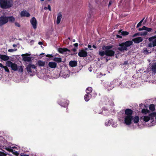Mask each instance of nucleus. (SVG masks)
Wrapping results in <instances>:
<instances>
[{"label": "nucleus", "mask_w": 156, "mask_h": 156, "mask_svg": "<svg viewBox=\"0 0 156 156\" xmlns=\"http://www.w3.org/2000/svg\"><path fill=\"white\" fill-rule=\"evenodd\" d=\"M38 44L39 45H42L43 44V43L41 41H40L38 42Z\"/></svg>", "instance_id": "nucleus-59"}, {"label": "nucleus", "mask_w": 156, "mask_h": 156, "mask_svg": "<svg viewBox=\"0 0 156 156\" xmlns=\"http://www.w3.org/2000/svg\"><path fill=\"white\" fill-rule=\"evenodd\" d=\"M48 66L51 68H54L56 67L57 64L53 62H50L48 63Z\"/></svg>", "instance_id": "nucleus-20"}, {"label": "nucleus", "mask_w": 156, "mask_h": 156, "mask_svg": "<svg viewBox=\"0 0 156 156\" xmlns=\"http://www.w3.org/2000/svg\"><path fill=\"white\" fill-rule=\"evenodd\" d=\"M149 109L152 111H154L155 110V105L153 104H151L149 107Z\"/></svg>", "instance_id": "nucleus-28"}, {"label": "nucleus", "mask_w": 156, "mask_h": 156, "mask_svg": "<svg viewBox=\"0 0 156 156\" xmlns=\"http://www.w3.org/2000/svg\"><path fill=\"white\" fill-rule=\"evenodd\" d=\"M12 46L13 47H17V45L16 44H13Z\"/></svg>", "instance_id": "nucleus-64"}, {"label": "nucleus", "mask_w": 156, "mask_h": 156, "mask_svg": "<svg viewBox=\"0 0 156 156\" xmlns=\"http://www.w3.org/2000/svg\"><path fill=\"white\" fill-rule=\"evenodd\" d=\"M0 156H5L3 153H0Z\"/></svg>", "instance_id": "nucleus-58"}, {"label": "nucleus", "mask_w": 156, "mask_h": 156, "mask_svg": "<svg viewBox=\"0 0 156 156\" xmlns=\"http://www.w3.org/2000/svg\"><path fill=\"white\" fill-rule=\"evenodd\" d=\"M119 86H120V87H123V85H122V81H121L120 82V83H119Z\"/></svg>", "instance_id": "nucleus-55"}, {"label": "nucleus", "mask_w": 156, "mask_h": 156, "mask_svg": "<svg viewBox=\"0 0 156 156\" xmlns=\"http://www.w3.org/2000/svg\"><path fill=\"white\" fill-rule=\"evenodd\" d=\"M133 122L134 123H137L139 122L140 120V118L139 116L137 115L134 117V118H133Z\"/></svg>", "instance_id": "nucleus-24"}, {"label": "nucleus", "mask_w": 156, "mask_h": 156, "mask_svg": "<svg viewBox=\"0 0 156 156\" xmlns=\"http://www.w3.org/2000/svg\"><path fill=\"white\" fill-rule=\"evenodd\" d=\"M93 48H95V49H96L97 48V47L95 45H93L92 46Z\"/></svg>", "instance_id": "nucleus-61"}, {"label": "nucleus", "mask_w": 156, "mask_h": 156, "mask_svg": "<svg viewBox=\"0 0 156 156\" xmlns=\"http://www.w3.org/2000/svg\"><path fill=\"white\" fill-rule=\"evenodd\" d=\"M62 18V15L61 12H59L58 14V16L57 18L56 23L57 24H59L60 21L61 19Z\"/></svg>", "instance_id": "nucleus-18"}, {"label": "nucleus", "mask_w": 156, "mask_h": 156, "mask_svg": "<svg viewBox=\"0 0 156 156\" xmlns=\"http://www.w3.org/2000/svg\"><path fill=\"white\" fill-rule=\"evenodd\" d=\"M20 15L21 17H29L30 16V13L25 11H22L21 12Z\"/></svg>", "instance_id": "nucleus-15"}, {"label": "nucleus", "mask_w": 156, "mask_h": 156, "mask_svg": "<svg viewBox=\"0 0 156 156\" xmlns=\"http://www.w3.org/2000/svg\"><path fill=\"white\" fill-rule=\"evenodd\" d=\"M150 119V118L148 116H144L143 118V120L145 122H147Z\"/></svg>", "instance_id": "nucleus-29"}, {"label": "nucleus", "mask_w": 156, "mask_h": 156, "mask_svg": "<svg viewBox=\"0 0 156 156\" xmlns=\"http://www.w3.org/2000/svg\"><path fill=\"white\" fill-rule=\"evenodd\" d=\"M2 68L4 69L5 72H9V69H8V68L6 66H3Z\"/></svg>", "instance_id": "nucleus-37"}, {"label": "nucleus", "mask_w": 156, "mask_h": 156, "mask_svg": "<svg viewBox=\"0 0 156 156\" xmlns=\"http://www.w3.org/2000/svg\"><path fill=\"white\" fill-rule=\"evenodd\" d=\"M99 55L101 57H103L105 55H106V50L105 51H99Z\"/></svg>", "instance_id": "nucleus-27"}, {"label": "nucleus", "mask_w": 156, "mask_h": 156, "mask_svg": "<svg viewBox=\"0 0 156 156\" xmlns=\"http://www.w3.org/2000/svg\"><path fill=\"white\" fill-rule=\"evenodd\" d=\"M133 117L132 115H126L124 118V122L127 125L132 124V121L133 120Z\"/></svg>", "instance_id": "nucleus-6"}, {"label": "nucleus", "mask_w": 156, "mask_h": 156, "mask_svg": "<svg viewBox=\"0 0 156 156\" xmlns=\"http://www.w3.org/2000/svg\"><path fill=\"white\" fill-rule=\"evenodd\" d=\"M92 95L91 94L87 93L84 96V99L85 101H88L91 98Z\"/></svg>", "instance_id": "nucleus-16"}, {"label": "nucleus", "mask_w": 156, "mask_h": 156, "mask_svg": "<svg viewBox=\"0 0 156 156\" xmlns=\"http://www.w3.org/2000/svg\"><path fill=\"white\" fill-rule=\"evenodd\" d=\"M153 39H154L155 40L154 37V36L151 37H150L149 38V40L150 41H152Z\"/></svg>", "instance_id": "nucleus-43"}, {"label": "nucleus", "mask_w": 156, "mask_h": 156, "mask_svg": "<svg viewBox=\"0 0 156 156\" xmlns=\"http://www.w3.org/2000/svg\"><path fill=\"white\" fill-rule=\"evenodd\" d=\"M85 51H88V48H86L84 49Z\"/></svg>", "instance_id": "nucleus-63"}, {"label": "nucleus", "mask_w": 156, "mask_h": 156, "mask_svg": "<svg viewBox=\"0 0 156 156\" xmlns=\"http://www.w3.org/2000/svg\"><path fill=\"white\" fill-rule=\"evenodd\" d=\"M17 50V49H10L8 50V51L9 52H12L14 51H16Z\"/></svg>", "instance_id": "nucleus-40"}, {"label": "nucleus", "mask_w": 156, "mask_h": 156, "mask_svg": "<svg viewBox=\"0 0 156 156\" xmlns=\"http://www.w3.org/2000/svg\"><path fill=\"white\" fill-rule=\"evenodd\" d=\"M77 62L76 61H71L69 62V64L71 67H74L77 66Z\"/></svg>", "instance_id": "nucleus-17"}, {"label": "nucleus", "mask_w": 156, "mask_h": 156, "mask_svg": "<svg viewBox=\"0 0 156 156\" xmlns=\"http://www.w3.org/2000/svg\"><path fill=\"white\" fill-rule=\"evenodd\" d=\"M149 51V50L148 51V50L147 49H146V50H144V51H146L147 52H148V53H151V51L150 52H148Z\"/></svg>", "instance_id": "nucleus-60"}, {"label": "nucleus", "mask_w": 156, "mask_h": 156, "mask_svg": "<svg viewBox=\"0 0 156 156\" xmlns=\"http://www.w3.org/2000/svg\"><path fill=\"white\" fill-rule=\"evenodd\" d=\"M46 56L49 58H52L53 57V56L52 55L47 54L46 55Z\"/></svg>", "instance_id": "nucleus-44"}, {"label": "nucleus", "mask_w": 156, "mask_h": 156, "mask_svg": "<svg viewBox=\"0 0 156 156\" xmlns=\"http://www.w3.org/2000/svg\"><path fill=\"white\" fill-rule=\"evenodd\" d=\"M144 26L142 28H139L138 29V30L139 31H141L142 30H144Z\"/></svg>", "instance_id": "nucleus-47"}, {"label": "nucleus", "mask_w": 156, "mask_h": 156, "mask_svg": "<svg viewBox=\"0 0 156 156\" xmlns=\"http://www.w3.org/2000/svg\"><path fill=\"white\" fill-rule=\"evenodd\" d=\"M15 25L17 27H19L20 26V24L16 22H15Z\"/></svg>", "instance_id": "nucleus-48"}, {"label": "nucleus", "mask_w": 156, "mask_h": 156, "mask_svg": "<svg viewBox=\"0 0 156 156\" xmlns=\"http://www.w3.org/2000/svg\"><path fill=\"white\" fill-rule=\"evenodd\" d=\"M88 48H89V50H93L91 48L92 47V46H91V45H90V44H88Z\"/></svg>", "instance_id": "nucleus-51"}, {"label": "nucleus", "mask_w": 156, "mask_h": 156, "mask_svg": "<svg viewBox=\"0 0 156 156\" xmlns=\"http://www.w3.org/2000/svg\"><path fill=\"white\" fill-rule=\"evenodd\" d=\"M37 64L39 66H43L45 65V62H43L41 60H39L38 61Z\"/></svg>", "instance_id": "nucleus-23"}, {"label": "nucleus", "mask_w": 156, "mask_h": 156, "mask_svg": "<svg viewBox=\"0 0 156 156\" xmlns=\"http://www.w3.org/2000/svg\"><path fill=\"white\" fill-rule=\"evenodd\" d=\"M6 64L7 66L11 67L12 69L15 71L17 70L19 72L22 73L23 72V66H17L16 64L13 63L10 61H7Z\"/></svg>", "instance_id": "nucleus-1"}, {"label": "nucleus", "mask_w": 156, "mask_h": 156, "mask_svg": "<svg viewBox=\"0 0 156 156\" xmlns=\"http://www.w3.org/2000/svg\"><path fill=\"white\" fill-rule=\"evenodd\" d=\"M77 53V52H73V53H71L70 54V55H76Z\"/></svg>", "instance_id": "nucleus-57"}, {"label": "nucleus", "mask_w": 156, "mask_h": 156, "mask_svg": "<svg viewBox=\"0 0 156 156\" xmlns=\"http://www.w3.org/2000/svg\"><path fill=\"white\" fill-rule=\"evenodd\" d=\"M78 56L81 57L85 58L87 56V52L84 49L79 50L78 53Z\"/></svg>", "instance_id": "nucleus-9"}, {"label": "nucleus", "mask_w": 156, "mask_h": 156, "mask_svg": "<svg viewBox=\"0 0 156 156\" xmlns=\"http://www.w3.org/2000/svg\"><path fill=\"white\" fill-rule=\"evenodd\" d=\"M113 47L112 45L103 46L102 47L103 50H106V55L108 56L112 57L114 56L115 51L110 49Z\"/></svg>", "instance_id": "nucleus-4"}, {"label": "nucleus", "mask_w": 156, "mask_h": 156, "mask_svg": "<svg viewBox=\"0 0 156 156\" xmlns=\"http://www.w3.org/2000/svg\"><path fill=\"white\" fill-rule=\"evenodd\" d=\"M0 58L3 61H7L9 58V57L6 55H0Z\"/></svg>", "instance_id": "nucleus-21"}, {"label": "nucleus", "mask_w": 156, "mask_h": 156, "mask_svg": "<svg viewBox=\"0 0 156 156\" xmlns=\"http://www.w3.org/2000/svg\"><path fill=\"white\" fill-rule=\"evenodd\" d=\"M78 48H74L72 49V51H73L74 52H75L77 50Z\"/></svg>", "instance_id": "nucleus-45"}, {"label": "nucleus", "mask_w": 156, "mask_h": 156, "mask_svg": "<svg viewBox=\"0 0 156 156\" xmlns=\"http://www.w3.org/2000/svg\"><path fill=\"white\" fill-rule=\"evenodd\" d=\"M105 59H106V62H107L108 61V60L110 59H108V58H106Z\"/></svg>", "instance_id": "nucleus-62"}, {"label": "nucleus", "mask_w": 156, "mask_h": 156, "mask_svg": "<svg viewBox=\"0 0 156 156\" xmlns=\"http://www.w3.org/2000/svg\"><path fill=\"white\" fill-rule=\"evenodd\" d=\"M73 45L76 48H77L78 46V44L77 43H76L75 44H74Z\"/></svg>", "instance_id": "nucleus-54"}, {"label": "nucleus", "mask_w": 156, "mask_h": 156, "mask_svg": "<svg viewBox=\"0 0 156 156\" xmlns=\"http://www.w3.org/2000/svg\"><path fill=\"white\" fill-rule=\"evenodd\" d=\"M139 35V33H136L135 34H134L133 36V37H135L136 36H137L138 35Z\"/></svg>", "instance_id": "nucleus-49"}, {"label": "nucleus", "mask_w": 156, "mask_h": 156, "mask_svg": "<svg viewBox=\"0 0 156 156\" xmlns=\"http://www.w3.org/2000/svg\"><path fill=\"white\" fill-rule=\"evenodd\" d=\"M20 156H29V155H27L26 154H20Z\"/></svg>", "instance_id": "nucleus-53"}, {"label": "nucleus", "mask_w": 156, "mask_h": 156, "mask_svg": "<svg viewBox=\"0 0 156 156\" xmlns=\"http://www.w3.org/2000/svg\"><path fill=\"white\" fill-rule=\"evenodd\" d=\"M5 148V150L9 152H11L13 151V149H12L11 147H6Z\"/></svg>", "instance_id": "nucleus-36"}, {"label": "nucleus", "mask_w": 156, "mask_h": 156, "mask_svg": "<svg viewBox=\"0 0 156 156\" xmlns=\"http://www.w3.org/2000/svg\"><path fill=\"white\" fill-rule=\"evenodd\" d=\"M151 69L154 71H155V73H156V64L155 63L154 64H153L151 66Z\"/></svg>", "instance_id": "nucleus-31"}, {"label": "nucleus", "mask_w": 156, "mask_h": 156, "mask_svg": "<svg viewBox=\"0 0 156 156\" xmlns=\"http://www.w3.org/2000/svg\"><path fill=\"white\" fill-rule=\"evenodd\" d=\"M149 117L150 118H153L155 116L156 117V112H153V113H151L149 115Z\"/></svg>", "instance_id": "nucleus-33"}, {"label": "nucleus", "mask_w": 156, "mask_h": 156, "mask_svg": "<svg viewBox=\"0 0 156 156\" xmlns=\"http://www.w3.org/2000/svg\"><path fill=\"white\" fill-rule=\"evenodd\" d=\"M144 30H146L147 32H150L152 30V29L151 28H149L144 26Z\"/></svg>", "instance_id": "nucleus-35"}, {"label": "nucleus", "mask_w": 156, "mask_h": 156, "mask_svg": "<svg viewBox=\"0 0 156 156\" xmlns=\"http://www.w3.org/2000/svg\"><path fill=\"white\" fill-rule=\"evenodd\" d=\"M8 22H9L11 23H13L15 20V19L13 16H7Z\"/></svg>", "instance_id": "nucleus-22"}, {"label": "nucleus", "mask_w": 156, "mask_h": 156, "mask_svg": "<svg viewBox=\"0 0 156 156\" xmlns=\"http://www.w3.org/2000/svg\"><path fill=\"white\" fill-rule=\"evenodd\" d=\"M133 44L132 41H128L119 44V46L120 47H118V49L120 51H127L128 49L127 47H129Z\"/></svg>", "instance_id": "nucleus-3"}, {"label": "nucleus", "mask_w": 156, "mask_h": 156, "mask_svg": "<svg viewBox=\"0 0 156 156\" xmlns=\"http://www.w3.org/2000/svg\"><path fill=\"white\" fill-rule=\"evenodd\" d=\"M26 69L27 72L30 73V75H32L31 73H32V75L33 74H34L37 71L36 66L34 65L29 64L27 65L26 67Z\"/></svg>", "instance_id": "nucleus-5"}, {"label": "nucleus", "mask_w": 156, "mask_h": 156, "mask_svg": "<svg viewBox=\"0 0 156 156\" xmlns=\"http://www.w3.org/2000/svg\"><path fill=\"white\" fill-rule=\"evenodd\" d=\"M30 22L34 29H36L37 28V20L36 18L34 17H33L31 19Z\"/></svg>", "instance_id": "nucleus-11"}, {"label": "nucleus", "mask_w": 156, "mask_h": 156, "mask_svg": "<svg viewBox=\"0 0 156 156\" xmlns=\"http://www.w3.org/2000/svg\"><path fill=\"white\" fill-rule=\"evenodd\" d=\"M143 40V39L141 37H139L133 39L132 41H133L135 43L138 44L142 42Z\"/></svg>", "instance_id": "nucleus-13"}, {"label": "nucleus", "mask_w": 156, "mask_h": 156, "mask_svg": "<svg viewBox=\"0 0 156 156\" xmlns=\"http://www.w3.org/2000/svg\"><path fill=\"white\" fill-rule=\"evenodd\" d=\"M145 19V17L142 20L137 24L136 27H139L140 26L142 25V23L143 22V21Z\"/></svg>", "instance_id": "nucleus-34"}, {"label": "nucleus", "mask_w": 156, "mask_h": 156, "mask_svg": "<svg viewBox=\"0 0 156 156\" xmlns=\"http://www.w3.org/2000/svg\"><path fill=\"white\" fill-rule=\"evenodd\" d=\"M129 64L128 61H125L124 62L123 65H128Z\"/></svg>", "instance_id": "nucleus-50"}, {"label": "nucleus", "mask_w": 156, "mask_h": 156, "mask_svg": "<svg viewBox=\"0 0 156 156\" xmlns=\"http://www.w3.org/2000/svg\"><path fill=\"white\" fill-rule=\"evenodd\" d=\"M118 33L119 34H121V35L125 36L129 34V33L128 32L126 31H122V30H119Z\"/></svg>", "instance_id": "nucleus-19"}, {"label": "nucleus", "mask_w": 156, "mask_h": 156, "mask_svg": "<svg viewBox=\"0 0 156 156\" xmlns=\"http://www.w3.org/2000/svg\"><path fill=\"white\" fill-rule=\"evenodd\" d=\"M99 109V111H98L97 110V112H96L99 114H101L102 112V110L101 108H100Z\"/></svg>", "instance_id": "nucleus-42"}, {"label": "nucleus", "mask_w": 156, "mask_h": 156, "mask_svg": "<svg viewBox=\"0 0 156 156\" xmlns=\"http://www.w3.org/2000/svg\"><path fill=\"white\" fill-rule=\"evenodd\" d=\"M13 4V2L12 0H0V5L1 8L4 9L9 8Z\"/></svg>", "instance_id": "nucleus-2"}, {"label": "nucleus", "mask_w": 156, "mask_h": 156, "mask_svg": "<svg viewBox=\"0 0 156 156\" xmlns=\"http://www.w3.org/2000/svg\"><path fill=\"white\" fill-rule=\"evenodd\" d=\"M58 51L60 53L63 54L66 51L70 52V51L67 48H60L58 49Z\"/></svg>", "instance_id": "nucleus-12"}, {"label": "nucleus", "mask_w": 156, "mask_h": 156, "mask_svg": "<svg viewBox=\"0 0 156 156\" xmlns=\"http://www.w3.org/2000/svg\"><path fill=\"white\" fill-rule=\"evenodd\" d=\"M30 55L28 53L23 54L21 56L23 58V60L25 62H29L31 61V58L30 57L27 56Z\"/></svg>", "instance_id": "nucleus-10"}, {"label": "nucleus", "mask_w": 156, "mask_h": 156, "mask_svg": "<svg viewBox=\"0 0 156 156\" xmlns=\"http://www.w3.org/2000/svg\"><path fill=\"white\" fill-rule=\"evenodd\" d=\"M147 31L141 32H139V35L140 36H145L147 35Z\"/></svg>", "instance_id": "nucleus-32"}, {"label": "nucleus", "mask_w": 156, "mask_h": 156, "mask_svg": "<svg viewBox=\"0 0 156 156\" xmlns=\"http://www.w3.org/2000/svg\"><path fill=\"white\" fill-rule=\"evenodd\" d=\"M53 60L58 63H59L62 62V58H61L55 57L54 58Z\"/></svg>", "instance_id": "nucleus-26"}, {"label": "nucleus", "mask_w": 156, "mask_h": 156, "mask_svg": "<svg viewBox=\"0 0 156 156\" xmlns=\"http://www.w3.org/2000/svg\"><path fill=\"white\" fill-rule=\"evenodd\" d=\"M152 46H153L151 42L149 43L147 45V47L150 48H151Z\"/></svg>", "instance_id": "nucleus-41"}, {"label": "nucleus", "mask_w": 156, "mask_h": 156, "mask_svg": "<svg viewBox=\"0 0 156 156\" xmlns=\"http://www.w3.org/2000/svg\"><path fill=\"white\" fill-rule=\"evenodd\" d=\"M48 8L49 9V10L50 11H51V9L50 5H48Z\"/></svg>", "instance_id": "nucleus-52"}, {"label": "nucleus", "mask_w": 156, "mask_h": 156, "mask_svg": "<svg viewBox=\"0 0 156 156\" xmlns=\"http://www.w3.org/2000/svg\"><path fill=\"white\" fill-rule=\"evenodd\" d=\"M116 37H117V38H122V36L121 35H116Z\"/></svg>", "instance_id": "nucleus-56"}, {"label": "nucleus", "mask_w": 156, "mask_h": 156, "mask_svg": "<svg viewBox=\"0 0 156 156\" xmlns=\"http://www.w3.org/2000/svg\"><path fill=\"white\" fill-rule=\"evenodd\" d=\"M8 23L7 16L5 15L0 17V26H2Z\"/></svg>", "instance_id": "nucleus-7"}, {"label": "nucleus", "mask_w": 156, "mask_h": 156, "mask_svg": "<svg viewBox=\"0 0 156 156\" xmlns=\"http://www.w3.org/2000/svg\"><path fill=\"white\" fill-rule=\"evenodd\" d=\"M152 45L153 47L156 46V40L152 41Z\"/></svg>", "instance_id": "nucleus-39"}, {"label": "nucleus", "mask_w": 156, "mask_h": 156, "mask_svg": "<svg viewBox=\"0 0 156 156\" xmlns=\"http://www.w3.org/2000/svg\"><path fill=\"white\" fill-rule=\"evenodd\" d=\"M133 111L130 109L127 108L125 111V114L126 115H132Z\"/></svg>", "instance_id": "nucleus-14"}, {"label": "nucleus", "mask_w": 156, "mask_h": 156, "mask_svg": "<svg viewBox=\"0 0 156 156\" xmlns=\"http://www.w3.org/2000/svg\"><path fill=\"white\" fill-rule=\"evenodd\" d=\"M92 91V88L91 87H88L86 90V93H89L90 94Z\"/></svg>", "instance_id": "nucleus-25"}, {"label": "nucleus", "mask_w": 156, "mask_h": 156, "mask_svg": "<svg viewBox=\"0 0 156 156\" xmlns=\"http://www.w3.org/2000/svg\"><path fill=\"white\" fill-rule=\"evenodd\" d=\"M69 101L66 99H62L58 101V104L62 107H67L69 104Z\"/></svg>", "instance_id": "nucleus-8"}, {"label": "nucleus", "mask_w": 156, "mask_h": 156, "mask_svg": "<svg viewBox=\"0 0 156 156\" xmlns=\"http://www.w3.org/2000/svg\"><path fill=\"white\" fill-rule=\"evenodd\" d=\"M13 154H14L16 156H18L19 155V153H18V152L16 151H15V150H13V151L12 152H11Z\"/></svg>", "instance_id": "nucleus-38"}, {"label": "nucleus", "mask_w": 156, "mask_h": 156, "mask_svg": "<svg viewBox=\"0 0 156 156\" xmlns=\"http://www.w3.org/2000/svg\"><path fill=\"white\" fill-rule=\"evenodd\" d=\"M142 113L146 114L147 113H149V111L148 110L146 109H143L141 111Z\"/></svg>", "instance_id": "nucleus-30"}, {"label": "nucleus", "mask_w": 156, "mask_h": 156, "mask_svg": "<svg viewBox=\"0 0 156 156\" xmlns=\"http://www.w3.org/2000/svg\"><path fill=\"white\" fill-rule=\"evenodd\" d=\"M113 3V2L112 0H110L109 2V4L108 5V7H109Z\"/></svg>", "instance_id": "nucleus-46"}]
</instances>
